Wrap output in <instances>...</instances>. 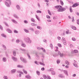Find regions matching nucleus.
<instances>
[{"label": "nucleus", "instance_id": "15", "mask_svg": "<svg viewBox=\"0 0 79 79\" xmlns=\"http://www.w3.org/2000/svg\"><path fill=\"white\" fill-rule=\"evenodd\" d=\"M11 21L14 23H15V24H18V22L14 19H12Z\"/></svg>", "mask_w": 79, "mask_h": 79}, {"label": "nucleus", "instance_id": "18", "mask_svg": "<svg viewBox=\"0 0 79 79\" xmlns=\"http://www.w3.org/2000/svg\"><path fill=\"white\" fill-rule=\"evenodd\" d=\"M35 34H36V35H38V34H39L40 33V32L38 31H35Z\"/></svg>", "mask_w": 79, "mask_h": 79}, {"label": "nucleus", "instance_id": "13", "mask_svg": "<svg viewBox=\"0 0 79 79\" xmlns=\"http://www.w3.org/2000/svg\"><path fill=\"white\" fill-rule=\"evenodd\" d=\"M7 32H8L9 33H10V34H12V31H11V30L9 29H7L6 30Z\"/></svg>", "mask_w": 79, "mask_h": 79}, {"label": "nucleus", "instance_id": "24", "mask_svg": "<svg viewBox=\"0 0 79 79\" xmlns=\"http://www.w3.org/2000/svg\"><path fill=\"white\" fill-rule=\"evenodd\" d=\"M2 61L3 62H6V59L5 57L2 58Z\"/></svg>", "mask_w": 79, "mask_h": 79}, {"label": "nucleus", "instance_id": "57", "mask_svg": "<svg viewBox=\"0 0 79 79\" xmlns=\"http://www.w3.org/2000/svg\"><path fill=\"white\" fill-rule=\"evenodd\" d=\"M48 13L50 15H52V14H51V12L49 10H48Z\"/></svg>", "mask_w": 79, "mask_h": 79}, {"label": "nucleus", "instance_id": "28", "mask_svg": "<svg viewBox=\"0 0 79 79\" xmlns=\"http://www.w3.org/2000/svg\"><path fill=\"white\" fill-rule=\"evenodd\" d=\"M11 71L12 73H15L16 72V69L12 70Z\"/></svg>", "mask_w": 79, "mask_h": 79}, {"label": "nucleus", "instance_id": "61", "mask_svg": "<svg viewBox=\"0 0 79 79\" xmlns=\"http://www.w3.org/2000/svg\"><path fill=\"white\" fill-rule=\"evenodd\" d=\"M57 39L58 40H60V39H61V37H60L58 36L57 37Z\"/></svg>", "mask_w": 79, "mask_h": 79}, {"label": "nucleus", "instance_id": "48", "mask_svg": "<svg viewBox=\"0 0 79 79\" xmlns=\"http://www.w3.org/2000/svg\"><path fill=\"white\" fill-rule=\"evenodd\" d=\"M1 35L2 37H5L6 38V35H5L4 34H2Z\"/></svg>", "mask_w": 79, "mask_h": 79}, {"label": "nucleus", "instance_id": "1", "mask_svg": "<svg viewBox=\"0 0 79 79\" xmlns=\"http://www.w3.org/2000/svg\"><path fill=\"white\" fill-rule=\"evenodd\" d=\"M24 40L26 43H27V44H31L32 42V40L28 37L25 38H24Z\"/></svg>", "mask_w": 79, "mask_h": 79}, {"label": "nucleus", "instance_id": "20", "mask_svg": "<svg viewBox=\"0 0 79 79\" xmlns=\"http://www.w3.org/2000/svg\"><path fill=\"white\" fill-rule=\"evenodd\" d=\"M36 73L38 75V76H40V71L38 70L36 71Z\"/></svg>", "mask_w": 79, "mask_h": 79}, {"label": "nucleus", "instance_id": "3", "mask_svg": "<svg viewBox=\"0 0 79 79\" xmlns=\"http://www.w3.org/2000/svg\"><path fill=\"white\" fill-rule=\"evenodd\" d=\"M6 1H7V2H5L6 5L7 7H10V5H11V2L10 0H6Z\"/></svg>", "mask_w": 79, "mask_h": 79}, {"label": "nucleus", "instance_id": "30", "mask_svg": "<svg viewBox=\"0 0 79 79\" xmlns=\"http://www.w3.org/2000/svg\"><path fill=\"white\" fill-rule=\"evenodd\" d=\"M27 56L28 57L29 59V60H31V56H30V55H29V54L28 53H27Z\"/></svg>", "mask_w": 79, "mask_h": 79}, {"label": "nucleus", "instance_id": "2", "mask_svg": "<svg viewBox=\"0 0 79 79\" xmlns=\"http://www.w3.org/2000/svg\"><path fill=\"white\" fill-rule=\"evenodd\" d=\"M6 1H7V2H5L6 5L7 7H10V5H11V2L10 0H6Z\"/></svg>", "mask_w": 79, "mask_h": 79}, {"label": "nucleus", "instance_id": "31", "mask_svg": "<svg viewBox=\"0 0 79 79\" xmlns=\"http://www.w3.org/2000/svg\"><path fill=\"white\" fill-rule=\"evenodd\" d=\"M51 74L52 75H55V72L54 71H52L51 72Z\"/></svg>", "mask_w": 79, "mask_h": 79}, {"label": "nucleus", "instance_id": "6", "mask_svg": "<svg viewBox=\"0 0 79 79\" xmlns=\"http://www.w3.org/2000/svg\"><path fill=\"white\" fill-rule=\"evenodd\" d=\"M66 10V9L64 7H62V9L60 10H57L58 12H60L61 11H64Z\"/></svg>", "mask_w": 79, "mask_h": 79}, {"label": "nucleus", "instance_id": "11", "mask_svg": "<svg viewBox=\"0 0 79 79\" xmlns=\"http://www.w3.org/2000/svg\"><path fill=\"white\" fill-rule=\"evenodd\" d=\"M59 77L60 78H64V76L62 74H60L59 76Z\"/></svg>", "mask_w": 79, "mask_h": 79}, {"label": "nucleus", "instance_id": "8", "mask_svg": "<svg viewBox=\"0 0 79 79\" xmlns=\"http://www.w3.org/2000/svg\"><path fill=\"white\" fill-rule=\"evenodd\" d=\"M42 62H39V63L41 65H42L43 66H45V64L44 63V59H42Z\"/></svg>", "mask_w": 79, "mask_h": 79}, {"label": "nucleus", "instance_id": "41", "mask_svg": "<svg viewBox=\"0 0 79 79\" xmlns=\"http://www.w3.org/2000/svg\"><path fill=\"white\" fill-rule=\"evenodd\" d=\"M43 77L44 79H48V78H47V76L45 75H43Z\"/></svg>", "mask_w": 79, "mask_h": 79}, {"label": "nucleus", "instance_id": "7", "mask_svg": "<svg viewBox=\"0 0 79 79\" xmlns=\"http://www.w3.org/2000/svg\"><path fill=\"white\" fill-rule=\"evenodd\" d=\"M35 55L36 56V58L37 60H39V53L38 52H36L35 53Z\"/></svg>", "mask_w": 79, "mask_h": 79}, {"label": "nucleus", "instance_id": "42", "mask_svg": "<svg viewBox=\"0 0 79 79\" xmlns=\"http://www.w3.org/2000/svg\"><path fill=\"white\" fill-rule=\"evenodd\" d=\"M65 63L67 65H69V62L68 60H66Z\"/></svg>", "mask_w": 79, "mask_h": 79}, {"label": "nucleus", "instance_id": "16", "mask_svg": "<svg viewBox=\"0 0 79 79\" xmlns=\"http://www.w3.org/2000/svg\"><path fill=\"white\" fill-rule=\"evenodd\" d=\"M16 7L18 10H21V8H20V6L19 5H17L16 6Z\"/></svg>", "mask_w": 79, "mask_h": 79}, {"label": "nucleus", "instance_id": "47", "mask_svg": "<svg viewBox=\"0 0 79 79\" xmlns=\"http://www.w3.org/2000/svg\"><path fill=\"white\" fill-rule=\"evenodd\" d=\"M24 23H25V24H27L28 23V21H27V20H24Z\"/></svg>", "mask_w": 79, "mask_h": 79}, {"label": "nucleus", "instance_id": "39", "mask_svg": "<svg viewBox=\"0 0 79 79\" xmlns=\"http://www.w3.org/2000/svg\"><path fill=\"white\" fill-rule=\"evenodd\" d=\"M17 68H23V66L20 65H17Z\"/></svg>", "mask_w": 79, "mask_h": 79}, {"label": "nucleus", "instance_id": "19", "mask_svg": "<svg viewBox=\"0 0 79 79\" xmlns=\"http://www.w3.org/2000/svg\"><path fill=\"white\" fill-rule=\"evenodd\" d=\"M58 54L59 55H60V57H62L63 56V54H61V53L60 51H58Z\"/></svg>", "mask_w": 79, "mask_h": 79}, {"label": "nucleus", "instance_id": "12", "mask_svg": "<svg viewBox=\"0 0 79 79\" xmlns=\"http://www.w3.org/2000/svg\"><path fill=\"white\" fill-rule=\"evenodd\" d=\"M13 60L14 61H17V58L14 57V56H12V58Z\"/></svg>", "mask_w": 79, "mask_h": 79}, {"label": "nucleus", "instance_id": "43", "mask_svg": "<svg viewBox=\"0 0 79 79\" xmlns=\"http://www.w3.org/2000/svg\"><path fill=\"white\" fill-rule=\"evenodd\" d=\"M57 45L59 47H62V46L61 45V44H57Z\"/></svg>", "mask_w": 79, "mask_h": 79}, {"label": "nucleus", "instance_id": "27", "mask_svg": "<svg viewBox=\"0 0 79 79\" xmlns=\"http://www.w3.org/2000/svg\"><path fill=\"white\" fill-rule=\"evenodd\" d=\"M23 71L24 72V73L25 74H27V72L26 70H24V69H23Z\"/></svg>", "mask_w": 79, "mask_h": 79}, {"label": "nucleus", "instance_id": "5", "mask_svg": "<svg viewBox=\"0 0 79 79\" xmlns=\"http://www.w3.org/2000/svg\"><path fill=\"white\" fill-rule=\"evenodd\" d=\"M62 41L63 42V44L65 45H66V42L65 40V39L64 38H62Z\"/></svg>", "mask_w": 79, "mask_h": 79}, {"label": "nucleus", "instance_id": "52", "mask_svg": "<svg viewBox=\"0 0 79 79\" xmlns=\"http://www.w3.org/2000/svg\"><path fill=\"white\" fill-rule=\"evenodd\" d=\"M50 47L52 48V49H53V45H52V44H50Z\"/></svg>", "mask_w": 79, "mask_h": 79}, {"label": "nucleus", "instance_id": "10", "mask_svg": "<svg viewBox=\"0 0 79 79\" xmlns=\"http://www.w3.org/2000/svg\"><path fill=\"white\" fill-rule=\"evenodd\" d=\"M19 50L20 51H22L23 52V53H24L25 52H26V50L24 49H23L21 48H19Z\"/></svg>", "mask_w": 79, "mask_h": 79}, {"label": "nucleus", "instance_id": "21", "mask_svg": "<svg viewBox=\"0 0 79 79\" xmlns=\"http://www.w3.org/2000/svg\"><path fill=\"white\" fill-rule=\"evenodd\" d=\"M62 8H63V7L62 6H58V9L59 10H61Z\"/></svg>", "mask_w": 79, "mask_h": 79}, {"label": "nucleus", "instance_id": "23", "mask_svg": "<svg viewBox=\"0 0 79 79\" xmlns=\"http://www.w3.org/2000/svg\"><path fill=\"white\" fill-rule=\"evenodd\" d=\"M71 27L73 29V30H76V27L74 26H72Z\"/></svg>", "mask_w": 79, "mask_h": 79}, {"label": "nucleus", "instance_id": "51", "mask_svg": "<svg viewBox=\"0 0 79 79\" xmlns=\"http://www.w3.org/2000/svg\"><path fill=\"white\" fill-rule=\"evenodd\" d=\"M18 73H20V74H23V72H20V71H18Z\"/></svg>", "mask_w": 79, "mask_h": 79}, {"label": "nucleus", "instance_id": "59", "mask_svg": "<svg viewBox=\"0 0 79 79\" xmlns=\"http://www.w3.org/2000/svg\"><path fill=\"white\" fill-rule=\"evenodd\" d=\"M30 30L31 31H34V29L32 28H30Z\"/></svg>", "mask_w": 79, "mask_h": 79}, {"label": "nucleus", "instance_id": "35", "mask_svg": "<svg viewBox=\"0 0 79 79\" xmlns=\"http://www.w3.org/2000/svg\"><path fill=\"white\" fill-rule=\"evenodd\" d=\"M37 13H42V11L40 10H38L36 11Z\"/></svg>", "mask_w": 79, "mask_h": 79}, {"label": "nucleus", "instance_id": "63", "mask_svg": "<svg viewBox=\"0 0 79 79\" xmlns=\"http://www.w3.org/2000/svg\"><path fill=\"white\" fill-rule=\"evenodd\" d=\"M48 79H51V77L49 76H47Z\"/></svg>", "mask_w": 79, "mask_h": 79}, {"label": "nucleus", "instance_id": "55", "mask_svg": "<svg viewBox=\"0 0 79 79\" xmlns=\"http://www.w3.org/2000/svg\"><path fill=\"white\" fill-rule=\"evenodd\" d=\"M73 65L75 66V67H77V64L75 63H73Z\"/></svg>", "mask_w": 79, "mask_h": 79}, {"label": "nucleus", "instance_id": "49", "mask_svg": "<svg viewBox=\"0 0 79 79\" xmlns=\"http://www.w3.org/2000/svg\"><path fill=\"white\" fill-rule=\"evenodd\" d=\"M56 62L57 64H59V63H60V60H57L56 61Z\"/></svg>", "mask_w": 79, "mask_h": 79}, {"label": "nucleus", "instance_id": "32", "mask_svg": "<svg viewBox=\"0 0 79 79\" xmlns=\"http://www.w3.org/2000/svg\"><path fill=\"white\" fill-rule=\"evenodd\" d=\"M25 77H26L27 79H30V78H31V77H30V76H29V75H28L25 76Z\"/></svg>", "mask_w": 79, "mask_h": 79}, {"label": "nucleus", "instance_id": "14", "mask_svg": "<svg viewBox=\"0 0 79 79\" xmlns=\"http://www.w3.org/2000/svg\"><path fill=\"white\" fill-rule=\"evenodd\" d=\"M79 4L77 3H75L72 6V7H76V6H78Z\"/></svg>", "mask_w": 79, "mask_h": 79}, {"label": "nucleus", "instance_id": "4", "mask_svg": "<svg viewBox=\"0 0 79 79\" xmlns=\"http://www.w3.org/2000/svg\"><path fill=\"white\" fill-rule=\"evenodd\" d=\"M20 58L21 61H22L23 63H27V61L26 59L22 57H21Z\"/></svg>", "mask_w": 79, "mask_h": 79}, {"label": "nucleus", "instance_id": "64", "mask_svg": "<svg viewBox=\"0 0 79 79\" xmlns=\"http://www.w3.org/2000/svg\"><path fill=\"white\" fill-rule=\"evenodd\" d=\"M16 43H19V40H16Z\"/></svg>", "mask_w": 79, "mask_h": 79}, {"label": "nucleus", "instance_id": "34", "mask_svg": "<svg viewBox=\"0 0 79 79\" xmlns=\"http://www.w3.org/2000/svg\"><path fill=\"white\" fill-rule=\"evenodd\" d=\"M41 50L43 51V52H44V53H45L46 52L45 51V49L44 48H42Z\"/></svg>", "mask_w": 79, "mask_h": 79}, {"label": "nucleus", "instance_id": "37", "mask_svg": "<svg viewBox=\"0 0 79 79\" xmlns=\"http://www.w3.org/2000/svg\"><path fill=\"white\" fill-rule=\"evenodd\" d=\"M13 55L14 56H16V51H14L13 52Z\"/></svg>", "mask_w": 79, "mask_h": 79}, {"label": "nucleus", "instance_id": "17", "mask_svg": "<svg viewBox=\"0 0 79 79\" xmlns=\"http://www.w3.org/2000/svg\"><path fill=\"white\" fill-rule=\"evenodd\" d=\"M69 10H70V13H73V9H72V6H71L69 8Z\"/></svg>", "mask_w": 79, "mask_h": 79}, {"label": "nucleus", "instance_id": "54", "mask_svg": "<svg viewBox=\"0 0 79 79\" xmlns=\"http://www.w3.org/2000/svg\"><path fill=\"white\" fill-rule=\"evenodd\" d=\"M53 19H57V16H55L54 17H53Z\"/></svg>", "mask_w": 79, "mask_h": 79}, {"label": "nucleus", "instance_id": "50", "mask_svg": "<svg viewBox=\"0 0 79 79\" xmlns=\"http://www.w3.org/2000/svg\"><path fill=\"white\" fill-rule=\"evenodd\" d=\"M53 70H54V69L52 68H51L50 69V71H53Z\"/></svg>", "mask_w": 79, "mask_h": 79}, {"label": "nucleus", "instance_id": "62", "mask_svg": "<svg viewBox=\"0 0 79 79\" xmlns=\"http://www.w3.org/2000/svg\"><path fill=\"white\" fill-rule=\"evenodd\" d=\"M35 63L36 64H37V65H39V64H38V62L37 61H35Z\"/></svg>", "mask_w": 79, "mask_h": 79}, {"label": "nucleus", "instance_id": "25", "mask_svg": "<svg viewBox=\"0 0 79 79\" xmlns=\"http://www.w3.org/2000/svg\"><path fill=\"white\" fill-rule=\"evenodd\" d=\"M21 46L23 47H26V44L24 43H22L21 44Z\"/></svg>", "mask_w": 79, "mask_h": 79}, {"label": "nucleus", "instance_id": "29", "mask_svg": "<svg viewBox=\"0 0 79 79\" xmlns=\"http://www.w3.org/2000/svg\"><path fill=\"white\" fill-rule=\"evenodd\" d=\"M24 31H25V32L26 33H29V31L26 29H24Z\"/></svg>", "mask_w": 79, "mask_h": 79}, {"label": "nucleus", "instance_id": "40", "mask_svg": "<svg viewBox=\"0 0 79 79\" xmlns=\"http://www.w3.org/2000/svg\"><path fill=\"white\" fill-rule=\"evenodd\" d=\"M37 29H40V30L42 29V27L39 26H37Z\"/></svg>", "mask_w": 79, "mask_h": 79}, {"label": "nucleus", "instance_id": "22", "mask_svg": "<svg viewBox=\"0 0 79 79\" xmlns=\"http://www.w3.org/2000/svg\"><path fill=\"white\" fill-rule=\"evenodd\" d=\"M14 16L16 19H19V17H18V16L16 14L14 15Z\"/></svg>", "mask_w": 79, "mask_h": 79}, {"label": "nucleus", "instance_id": "53", "mask_svg": "<svg viewBox=\"0 0 79 79\" xmlns=\"http://www.w3.org/2000/svg\"><path fill=\"white\" fill-rule=\"evenodd\" d=\"M4 24H5V25L6 26H7V27H9V26H8V25L7 23H6V22H4Z\"/></svg>", "mask_w": 79, "mask_h": 79}, {"label": "nucleus", "instance_id": "26", "mask_svg": "<svg viewBox=\"0 0 79 79\" xmlns=\"http://www.w3.org/2000/svg\"><path fill=\"white\" fill-rule=\"evenodd\" d=\"M31 26H37V25L34 23H31Z\"/></svg>", "mask_w": 79, "mask_h": 79}, {"label": "nucleus", "instance_id": "44", "mask_svg": "<svg viewBox=\"0 0 79 79\" xmlns=\"http://www.w3.org/2000/svg\"><path fill=\"white\" fill-rule=\"evenodd\" d=\"M31 21L32 22H33V23H35V20L33 18H31Z\"/></svg>", "mask_w": 79, "mask_h": 79}, {"label": "nucleus", "instance_id": "33", "mask_svg": "<svg viewBox=\"0 0 79 79\" xmlns=\"http://www.w3.org/2000/svg\"><path fill=\"white\" fill-rule=\"evenodd\" d=\"M2 47H3L4 50H6V46H5L3 44H2Z\"/></svg>", "mask_w": 79, "mask_h": 79}, {"label": "nucleus", "instance_id": "38", "mask_svg": "<svg viewBox=\"0 0 79 79\" xmlns=\"http://www.w3.org/2000/svg\"><path fill=\"white\" fill-rule=\"evenodd\" d=\"M60 2L61 5L63 6V5H64V3H63V1H62V0H60Z\"/></svg>", "mask_w": 79, "mask_h": 79}, {"label": "nucleus", "instance_id": "58", "mask_svg": "<svg viewBox=\"0 0 79 79\" xmlns=\"http://www.w3.org/2000/svg\"><path fill=\"white\" fill-rule=\"evenodd\" d=\"M41 71H44L45 70V68L44 67H43L41 69Z\"/></svg>", "mask_w": 79, "mask_h": 79}, {"label": "nucleus", "instance_id": "60", "mask_svg": "<svg viewBox=\"0 0 79 79\" xmlns=\"http://www.w3.org/2000/svg\"><path fill=\"white\" fill-rule=\"evenodd\" d=\"M43 42H45V43H47V40H46L44 39V40H43Z\"/></svg>", "mask_w": 79, "mask_h": 79}, {"label": "nucleus", "instance_id": "56", "mask_svg": "<svg viewBox=\"0 0 79 79\" xmlns=\"http://www.w3.org/2000/svg\"><path fill=\"white\" fill-rule=\"evenodd\" d=\"M46 17L48 19H50V17L49 15H46Z\"/></svg>", "mask_w": 79, "mask_h": 79}, {"label": "nucleus", "instance_id": "9", "mask_svg": "<svg viewBox=\"0 0 79 79\" xmlns=\"http://www.w3.org/2000/svg\"><path fill=\"white\" fill-rule=\"evenodd\" d=\"M63 71L65 75H66V76H68V70H63Z\"/></svg>", "mask_w": 79, "mask_h": 79}, {"label": "nucleus", "instance_id": "45", "mask_svg": "<svg viewBox=\"0 0 79 79\" xmlns=\"http://www.w3.org/2000/svg\"><path fill=\"white\" fill-rule=\"evenodd\" d=\"M3 78L4 79H8V77H7V76H4L3 77Z\"/></svg>", "mask_w": 79, "mask_h": 79}, {"label": "nucleus", "instance_id": "46", "mask_svg": "<svg viewBox=\"0 0 79 79\" xmlns=\"http://www.w3.org/2000/svg\"><path fill=\"white\" fill-rule=\"evenodd\" d=\"M72 40L73 41H76V39H75L74 37H73L72 38Z\"/></svg>", "mask_w": 79, "mask_h": 79}, {"label": "nucleus", "instance_id": "36", "mask_svg": "<svg viewBox=\"0 0 79 79\" xmlns=\"http://www.w3.org/2000/svg\"><path fill=\"white\" fill-rule=\"evenodd\" d=\"M14 33H15V34H18V31L16 30H14Z\"/></svg>", "mask_w": 79, "mask_h": 79}]
</instances>
